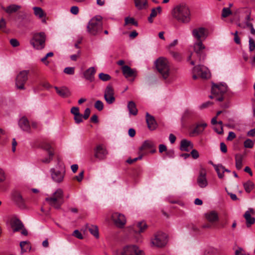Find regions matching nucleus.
Wrapping results in <instances>:
<instances>
[{"label": "nucleus", "instance_id": "b1692460", "mask_svg": "<svg viewBox=\"0 0 255 255\" xmlns=\"http://www.w3.org/2000/svg\"><path fill=\"white\" fill-rule=\"evenodd\" d=\"M96 72V69L91 67L86 70L84 73V78L91 82H92L95 80V75Z\"/></svg>", "mask_w": 255, "mask_h": 255}, {"label": "nucleus", "instance_id": "2f4dec72", "mask_svg": "<svg viewBox=\"0 0 255 255\" xmlns=\"http://www.w3.org/2000/svg\"><path fill=\"white\" fill-rule=\"evenodd\" d=\"M154 146L153 143L150 140H145L142 145L139 148V154L142 153L141 151L152 148Z\"/></svg>", "mask_w": 255, "mask_h": 255}, {"label": "nucleus", "instance_id": "c756f323", "mask_svg": "<svg viewBox=\"0 0 255 255\" xmlns=\"http://www.w3.org/2000/svg\"><path fill=\"white\" fill-rule=\"evenodd\" d=\"M51 176L52 179L57 182H60L62 181L64 176L59 171H56L54 169H51Z\"/></svg>", "mask_w": 255, "mask_h": 255}, {"label": "nucleus", "instance_id": "7c9ffc66", "mask_svg": "<svg viewBox=\"0 0 255 255\" xmlns=\"http://www.w3.org/2000/svg\"><path fill=\"white\" fill-rule=\"evenodd\" d=\"M161 7L160 6H157L156 8H152L151 9V13L149 16L148 17V21L149 23H151L153 21V18L155 17L157 13H160L161 12Z\"/></svg>", "mask_w": 255, "mask_h": 255}, {"label": "nucleus", "instance_id": "2eb2a0df", "mask_svg": "<svg viewBox=\"0 0 255 255\" xmlns=\"http://www.w3.org/2000/svg\"><path fill=\"white\" fill-rule=\"evenodd\" d=\"M166 235L163 233L156 234L151 242L153 246L159 248L164 247L166 245Z\"/></svg>", "mask_w": 255, "mask_h": 255}, {"label": "nucleus", "instance_id": "a211bd4d", "mask_svg": "<svg viewBox=\"0 0 255 255\" xmlns=\"http://www.w3.org/2000/svg\"><path fill=\"white\" fill-rule=\"evenodd\" d=\"M123 75L126 78H133L132 81L137 76V71L135 69H132L128 66H123L121 67Z\"/></svg>", "mask_w": 255, "mask_h": 255}, {"label": "nucleus", "instance_id": "f257e3e1", "mask_svg": "<svg viewBox=\"0 0 255 255\" xmlns=\"http://www.w3.org/2000/svg\"><path fill=\"white\" fill-rule=\"evenodd\" d=\"M172 15L179 22L188 23L191 20V13L189 7L185 4L177 5L173 10Z\"/></svg>", "mask_w": 255, "mask_h": 255}, {"label": "nucleus", "instance_id": "de8ad7c7", "mask_svg": "<svg viewBox=\"0 0 255 255\" xmlns=\"http://www.w3.org/2000/svg\"><path fill=\"white\" fill-rule=\"evenodd\" d=\"M254 142L250 139H246L244 143V145L246 148H251L254 146Z\"/></svg>", "mask_w": 255, "mask_h": 255}, {"label": "nucleus", "instance_id": "09e8293b", "mask_svg": "<svg viewBox=\"0 0 255 255\" xmlns=\"http://www.w3.org/2000/svg\"><path fill=\"white\" fill-rule=\"evenodd\" d=\"M95 107L98 111H101L103 109L104 104L102 101L98 100L95 104Z\"/></svg>", "mask_w": 255, "mask_h": 255}, {"label": "nucleus", "instance_id": "0e129e2a", "mask_svg": "<svg viewBox=\"0 0 255 255\" xmlns=\"http://www.w3.org/2000/svg\"><path fill=\"white\" fill-rule=\"evenodd\" d=\"M5 180V173L3 170L0 169V184Z\"/></svg>", "mask_w": 255, "mask_h": 255}, {"label": "nucleus", "instance_id": "c03bdc74", "mask_svg": "<svg viewBox=\"0 0 255 255\" xmlns=\"http://www.w3.org/2000/svg\"><path fill=\"white\" fill-rule=\"evenodd\" d=\"M53 55L54 54L52 52L48 53L44 57L41 59V61L45 65L47 66L49 63V61L47 60V58L49 57H52Z\"/></svg>", "mask_w": 255, "mask_h": 255}, {"label": "nucleus", "instance_id": "1a4fd4ad", "mask_svg": "<svg viewBox=\"0 0 255 255\" xmlns=\"http://www.w3.org/2000/svg\"><path fill=\"white\" fill-rule=\"evenodd\" d=\"M122 255H145V254L144 252L136 245H129L123 248Z\"/></svg>", "mask_w": 255, "mask_h": 255}, {"label": "nucleus", "instance_id": "603ef678", "mask_svg": "<svg viewBox=\"0 0 255 255\" xmlns=\"http://www.w3.org/2000/svg\"><path fill=\"white\" fill-rule=\"evenodd\" d=\"M255 48V42L252 38H249V49L250 51H253Z\"/></svg>", "mask_w": 255, "mask_h": 255}, {"label": "nucleus", "instance_id": "a19ab883", "mask_svg": "<svg viewBox=\"0 0 255 255\" xmlns=\"http://www.w3.org/2000/svg\"><path fill=\"white\" fill-rule=\"evenodd\" d=\"M34 12L36 16L39 18H42L44 15V11L42 9L39 7H33Z\"/></svg>", "mask_w": 255, "mask_h": 255}, {"label": "nucleus", "instance_id": "4be33fe9", "mask_svg": "<svg viewBox=\"0 0 255 255\" xmlns=\"http://www.w3.org/2000/svg\"><path fill=\"white\" fill-rule=\"evenodd\" d=\"M251 212H254L253 209H250L248 211H247L244 215V217L246 220V225L248 228L250 227L252 225L255 223V218L252 217Z\"/></svg>", "mask_w": 255, "mask_h": 255}, {"label": "nucleus", "instance_id": "0eeeda50", "mask_svg": "<svg viewBox=\"0 0 255 255\" xmlns=\"http://www.w3.org/2000/svg\"><path fill=\"white\" fill-rule=\"evenodd\" d=\"M198 77L203 79H207L210 77V73L207 67L199 65L193 68V79L196 80Z\"/></svg>", "mask_w": 255, "mask_h": 255}, {"label": "nucleus", "instance_id": "e2e57ef3", "mask_svg": "<svg viewBox=\"0 0 255 255\" xmlns=\"http://www.w3.org/2000/svg\"><path fill=\"white\" fill-rule=\"evenodd\" d=\"M84 173V170L81 171L78 176L75 177V178L79 182L81 181L83 178Z\"/></svg>", "mask_w": 255, "mask_h": 255}, {"label": "nucleus", "instance_id": "5701e85b", "mask_svg": "<svg viewBox=\"0 0 255 255\" xmlns=\"http://www.w3.org/2000/svg\"><path fill=\"white\" fill-rule=\"evenodd\" d=\"M146 122L147 127L150 130H153L157 128V125L154 118L148 113L146 114Z\"/></svg>", "mask_w": 255, "mask_h": 255}, {"label": "nucleus", "instance_id": "680f3d73", "mask_svg": "<svg viewBox=\"0 0 255 255\" xmlns=\"http://www.w3.org/2000/svg\"><path fill=\"white\" fill-rule=\"evenodd\" d=\"M234 35V41L235 42L238 44H239L241 43V40L240 38L238 36V32L237 31H236L234 33H233Z\"/></svg>", "mask_w": 255, "mask_h": 255}, {"label": "nucleus", "instance_id": "bf43d9fd", "mask_svg": "<svg viewBox=\"0 0 255 255\" xmlns=\"http://www.w3.org/2000/svg\"><path fill=\"white\" fill-rule=\"evenodd\" d=\"M10 43L14 47H17L19 45V42L18 41L17 39L14 38L11 39L10 40Z\"/></svg>", "mask_w": 255, "mask_h": 255}, {"label": "nucleus", "instance_id": "a878e982", "mask_svg": "<svg viewBox=\"0 0 255 255\" xmlns=\"http://www.w3.org/2000/svg\"><path fill=\"white\" fill-rule=\"evenodd\" d=\"M193 148V144L191 141L183 139L180 142V149L182 151H189L191 149Z\"/></svg>", "mask_w": 255, "mask_h": 255}, {"label": "nucleus", "instance_id": "412c9836", "mask_svg": "<svg viewBox=\"0 0 255 255\" xmlns=\"http://www.w3.org/2000/svg\"><path fill=\"white\" fill-rule=\"evenodd\" d=\"M10 223L13 232H18L24 227L21 221L15 217H12L10 219Z\"/></svg>", "mask_w": 255, "mask_h": 255}, {"label": "nucleus", "instance_id": "f3484780", "mask_svg": "<svg viewBox=\"0 0 255 255\" xmlns=\"http://www.w3.org/2000/svg\"><path fill=\"white\" fill-rule=\"evenodd\" d=\"M114 89L110 84L108 85L105 91L104 99L108 104H112L115 101Z\"/></svg>", "mask_w": 255, "mask_h": 255}, {"label": "nucleus", "instance_id": "c85d7f7f", "mask_svg": "<svg viewBox=\"0 0 255 255\" xmlns=\"http://www.w3.org/2000/svg\"><path fill=\"white\" fill-rule=\"evenodd\" d=\"M206 219L211 223L218 221L219 220L218 215L215 211L208 212L205 215Z\"/></svg>", "mask_w": 255, "mask_h": 255}, {"label": "nucleus", "instance_id": "e433bc0d", "mask_svg": "<svg viewBox=\"0 0 255 255\" xmlns=\"http://www.w3.org/2000/svg\"><path fill=\"white\" fill-rule=\"evenodd\" d=\"M214 167L218 174L219 178H223L224 177V167L221 165H214Z\"/></svg>", "mask_w": 255, "mask_h": 255}, {"label": "nucleus", "instance_id": "338daca9", "mask_svg": "<svg viewBox=\"0 0 255 255\" xmlns=\"http://www.w3.org/2000/svg\"><path fill=\"white\" fill-rule=\"evenodd\" d=\"M166 155L169 158L174 157V151L173 150H168L166 151Z\"/></svg>", "mask_w": 255, "mask_h": 255}, {"label": "nucleus", "instance_id": "dca6fc26", "mask_svg": "<svg viewBox=\"0 0 255 255\" xmlns=\"http://www.w3.org/2000/svg\"><path fill=\"white\" fill-rule=\"evenodd\" d=\"M112 219L115 225L120 228H123L126 223V219L125 216L118 212L112 214Z\"/></svg>", "mask_w": 255, "mask_h": 255}, {"label": "nucleus", "instance_id": "39448f33", "mask_svg": "<svg viewBox=\"0 0 255 255\" xmlns=\"http://www.w3.org/2000/svg\"><path fill=\"white\" fill-rule=\"evenodd\" d=\"M46 38V34L43 32L34 33L30 43L35 49L41 50L45 46Z\"/></svg>", "mask_w": 255, "mask_h": 255}, {"label": "nucleus", "instance_id": "052dcab7", "mask_svg": "<svg viewBox=\"0 0 255 255\" xmlns=\"http://www.w3.org/2000/svg\"><path fill=\"white\" fill-rule=\"evenodd\" d=\"M70 12L74 14V15H76L79 12V8L78 6H73L71 7V9H70Z\"/></svg>", "mask_w": 255, "mask_h": 255}, {"label": "nucleus", "instance_id": "bb28decb", "mask_svg": "<svg viewBox=\"0 0 255 255\" xmlns=\"http://www.w3.org/2000/svg\"><path fill=\"white\" fill-rule=\"evenodd\" d=\"M207 126V125L205 123L197 124L196 127L191 132L190 134L194 135L201 133Z\"/></svg>", "mask_w": 255, "mask_h": 255}, {"label": "nucleus", "instance_id": "c9c22d12", "mask_svg": "<svg viewBox=\"0 0 255 255\" xmlns=\"http://www.w3.org/2000/svg\"><path fill=\"white\" fill-rule=\"evenodd\" d=\"M20 247L21 248V254H22L26 252L27 250H30L31 247L29 243L27 241H22L20 243Z\"/></svg>", "mask_w": 255, "mask_h": 255}, {"label": "nucleus", "instance_id": "8fccbe9b", "mask_svg": "<svg viewBox=\"0 0 255 255\" xmlns=\"http://www.w3.org/2000/svg\"><path fill=\"white\" fill-rule=\"evenodd\" d=\"M72 235L78 239L81 240V239H83V236L82 234L78 230H75L73 232Z\"/></svg>", "mask_w": 255, "mask_h": 255}, {"label": "nucleus", "instance_id": "4c0bfd02", "mask_svg": "<svg viewBox=\"0 0 255 255\" xmlns=\"http://www.w3.org/2000/svg\"><path fill=\"white\" fill-rule=\"evenodd\" d=\"M135 5L138 9H142L147 5V0H134Z\"/></svg>", "mask_w": 255, "mask_h": 255}, {"label": "nucleus", "instance_id": "ddd939ff", "mask_svg": "<svg viewBox=\"0 0 255 255\" xmlns=\"http://www.w3.org/2000/svg\"><path fill=\"white\" fill-rule=\"evenodd\" d=\"M197 183L201 188H204L208 185L207 179V171L206 169L202 167L199 170V174L197 178Z\"/></svg>", "mask_w": 255, "mask_h": 255}, {"label": "nucleus", "instance_id": "a18cd8bd", "mask_svg": "<svg viewBox=\"0 0 255 255\" xmlns=\"http://www.w3.org/2000/svg\"><path fill=\"white\" fill-rule=\"evenodd\" d=\"M128 24L137 26V22L132 17H127L125 18V24L128 25Z\"/></svg>", "mask_w": 255, "mask_h": 255}, {"label": "nucleus", "instance_id": "3c124183", "mask_svg": "<svg viewBox=\"0 0 255 255\" xmlns=\"http://www.w3.org/2000/svg\"><path fill=\"white\" fill-rule=\"evenodd\" d=\"M190 154V155H191L192 158L195 159H197L199 157V154L198 151L195 149H192V150Z\"/></svg>", "mask_w": 255, "mask_h": 255}, {"label": "nucleus", "instance_id": "393cba45", "mask_svg": "<svg viewBox=\"0 0 255 255\" xmlns=\"http://www.w3.org/2000/svg\"><path fill=\"white\" fill-rule=\"evenodd\" d=\"M147 226L144 221H141L133 225V231L136 234H140L144 232Z\"/></svg>", "mask_w": 255, "mask_h": 255}, {"label": "nucleus", "instance_id": "6e6552de", "mask_svg": "<svg viewBox=\"0 0 255 255\" xmlns=\"http://www.w3.org/2000/svg\"><path fill=\"white\" fill-rule=\"evenodd\" d=\"M28 71L23 70L19 73L15 79V86L19 90H25V84L28 80Z\"/></svg>", "mask_w": 255, "mask_h": 255}, {"label": "nucleus", "instance_id": "9b49d317", "mask_svg": "<svg viewBox=\"0 0 255 255\" xmlns=\"http://www.w3.org/2000/svg\"><path fill=\"white\" fill-rule=\"evenodd\" d=\"M11 200L20 209L26 208L25 201L20 193L16 190L13 191L11 194Z\"/></svg>", "mask_w": 255, "mask_h": 255}, {"label": "nucleus", "instance_id": "473e14b6", "mask_svg": "<svg viewBox=\"0 0 255 255\" xmlns=\"http://www.w3.org/2000/svg\"><path fill=\"white\" fill-rule=\"evenodd\" d=\"M128 108L130 114L133 116H136L137 114L138 110L134 102L129 101L128 104Z\"/></svg>", "mask_w": 255, "mask_h": 255}, {"label": "nucleus", "instance_id": "9d476101", "mask_svg": "<svg viewBox=\"0 0 255 255\" xmlns=\"http://www.w3.org/2000/svg\"><path fill=\"white\" fill-rule=\"evenodd\" d=\"M108 152L105 146L102 144H98L94 149V156L99 160H103L107 158Z\"/></svg>", "mask_w": 255, "mask_h": 255}, {"label": "nucleus", "instance_id": "f8f14e48", "mask_svg": "<svg viewBox=\"0 0 255 255\" xmlns=\"http://www.w3.org/2000/svg\"><path fill=\"white\" fill-rule=\"evenodd\" d=\"M206 47L202 41H196L194 44V51L199 58V61H203L206 57L204 51Z\"/></svg>", "mask_w": 255, "mask_h": 255}, {"label": "nucleus", "instance_id": "6ab92c4d", "mask_svg": "<svg viewBox=\"0 0 255 255\" xmlns=\"http://www.w3.org/2000/svg\"><path fill=\"white\" fill-rule=\"evenodd\" d=\"M252 20L253 19H251L250 15L248 14L245 17V21L244 23H239L238 25L242 28L246 27L250 28L251 34L255 35V29L254 28L253 24L251 22Z\"/></svg>", "mask_w": 255, "mask_h": 255}, {"label": "nucleus", "instance_id": "7ed1b4c3", "mask_svg": "<svg viewBox=\"0 0 255 255\" xmlns=\"http://www.w3.org/2000/svg\"><path fill=\"white\" fill-rule=\"evenodd\" d=\"M156 68L162 77L166 79L169 76L170 66L167 59L161 57L155 62Z\"/></svg>", "mask_w": 255, "mask_h": 255}, {"label": "nucleus", "instance_id": "cd10ccee", "mask_svg": "<svg viewBox=\"0 0 255 255\" xmlns=\"http://www.w3.org/2000/svg\"><path fill=\"white\" fill-rule=\"evenodd\" d=\"M18 125L23 130L27 132L30 131V125L28 120L26 118L22 117L21 118L19 121Z\"/></svg>", "mask_w": 255, "mask_h": 255}, {"label": "nucleus", "instance_id": "58836bf2", "mask_svg": "<svg viewBox=\"0 0 255 255\" xmlns=\"http://www.w3.org/2000/svg\"><path fill=\"white\" fill-rule=\"evenodd\" d=\"M245 191L247 193H250L254 188V183L250 180H248L243 184Z\"/></svg>", "mask_w": 255, "mask_h": 255}, {"label": "nucleus", "instance_id": "774afa93", "mask_svg": "<svg viewBox=\"0 0 255 255\" xmlns=\"http://www.w3.org/2000/svg\"><path fill=\"white\" fill-rule=\"evenodd\" d=\"M212 104H213V103L212 102H210V101L205 102V103L202 104L200 106V109H205V108L209 107L210 106L212 105Z\"/></svg>", "mask_w": 255, "mask_h": 255}, {"label": "nucleus", "instance_id": "aec40b11", "mask_svg": "<svg viewBox=\"0 0 255 255\" xmlns=\"http://www.w3.org/2000/svg\"><path fill=\"white\" fill-rule=\"evenodd\" d=\"M42 148L46 150L48 153V157H45L41 160L42 162L45 163H49L53 158L54 155L53 149L51 145L48 143H45L42 145Z\"/></svg>", "mask_w": 255, "mask_h": 255}, {"label": "nucleus", "instance_id": "79ce46f5", "mask_svg": "<svg viewBox=\"0 0 255 255\" xmlns=\"http://www.w3.org/2000/svg\"><path fill=\"white\" fill-rule=\"evenodd\" d=\"M169 52L176 61H180L182 60V56L179 52L173 51L172 50H170Z\"/></svg>", "mask_w": 255, "mask_h": 255}, {"label": "nucleus", "instance_id": "20e7f679", "mask_svg": "<svg viewBox=\"0 0 255 255\" xmlns=\"http://www.w3.org/2000/svg\"><path fill=\"white\" fill-rule=\"evenodd\" d=\"M45 200L51 206L56 209H59L64 203V193L62 189H57L52 197H47Z\"/></svg>", "mask_w": 255, "mask_h": 255}, {"label": "nucleus", "instance_id": "49530a36", "mask_svg": "<svg viewBox=\"0 0 255 255\" xmlns=\"http://www.w3.org/2000/svg\"><path fill=\"white\" fill-rule=\"evenodd\" d=\"M232 14V11L228 7H224L222 10V16L227 17Z\"/></svg>", "mask_w": 255, "mask_h": 255}, {"label": "nucleus", "instance_id": "5fc2aeb1", "mask_svg": "<svg viewBox=\"0 0 255 255\" xmlns=\"http://www.w3.org/2000/svg\"><path fill=\"white\" fill-rule=\"evenodd\" d=\"M139 156L138 157H136V158H134L133 159H128L127 160V162L129 163V164H131L132 163H133L134 162H135L138 159H142V157H143V153H140L139 154Z\"/></svg>", "mask_w": 255, "mask_h": 255}, {"label": "nucleus", "instance_id": "4d7b16f0", "mask_svg": "<svg viewBox=\"0 0 255 255\" xmlns=\"http://www.w3.org/2000/svg\"><path fill=\"white\" fill-rule=\"evenodd\" d=\"M235 255H246L244 250L240 247H238L235 251Z\"/></svg>", "mask_w": 255, "mask_h": 255}, {"label": "nucleus", "instance_id": "864d4df0", "mask_svg": "<svg viewBox=\"0 0 255 255\" xmlns=\"http://www.w3.org/2000/svg\"><path fill=\"white\" fill-rule=\"evenodd\" d=\"M75 72L74 67H66L65 68V73L69 75H73Z\"/></svg>", "mask_w": 255, "mask_h": 255}, {"label": "nucleus", "instance_id": "4468645a", "mask_svg": "<svg viewBox=\"0 0 255 255\" xmlns=\"http://www.w3.org/2000/svg\"><path fill=\"white\" fill-rule=\"evenodd\" d=\"M192 34L194 38L196 39V41L205 40L208 36L207 30L202 27H197L193 29Z\"/></svg>", "mask_w": 255, "mask_h": 255}, {"label": "nucleus", "instance_id": "37998d69", "mask_svg": "<svg viewBox=\"0 0 255 255\" xmlns=\"http://www.w3.org/2000/svg\"><path fill=\"white\" fill-rule=\"evenodd\" d=\"M99 78L101 80L105 82L109 81L111 79V77L110 75L104 73H100Z\"/></svg>", "mask_w": 255, "mask_h": 255}, {"label": "nucleus", "instance_id": "f03ea898", "mask_svg": "<svg viewBox=\"0 0 255 255\" xmlns=\"http://www.w3.org/2000/svg\"><path fill=\"white\" fill-rule=\"evenodd\" d=\"M103 24L102 17L96 16L93 17L89 22L87 26L88 32L92 35H96L102 30Z\"/></svg>", "mask_w": 255, "mask_h": 255}, {"label": "nucleus", "instance_id": "13d9d810", "mask_svg": "<svg viewBox=\"0 0 255 255\" xmlns=\"http://www.w3.org/2000/svg\"><path fill=\"white\" fill-rule=\"evenodd\" d=\"M90 109L89 108H86L85 110L84 115H83V117L85 120H87L89 117L90 115Z\"/></svg>", "mask_w": 255, "mask_h": 255}, {"label": "nucleus", "instance_id": "72a5a7b5", "mask_svg": "<svg viewBox=\"0 0 255 255\" xmlns=\"http://www.w3.org/2000/svg\"><path fill=\"white\" fill-rule=\"evenodd\" d=\"M243 155L240 153L235 155L236 167L238 170H240L243 166Z\"/></svg>", "mask_w": 255, "mask_h": 255}, {"label": "nucleus", "instance_id": "6e6d98bb", "mask_svg": "<svg viewBox=\"0 0 255 255\" xmlns=\"http://www.w3.org/2000/svg\"><path fill=\"white\" fill-rule=\"evenodd\" d=\"M83 118V115L82 114H81L80 113L76 116H74V120L75 121V122L77 124H79V123H81L83 121V120H82Z\"/></svg>", "mask_w": 255, "mask_h": 255}, {"label": "nucleus", "instance_id": "f704fd0d", "mask_svg": "<svg viewBox=\"0 0 255 255\" xmlns=\"http://www.w3.org/2000/svg\"><path fill=\"white\" fill-rule=\"evenodd\" d=\"M20 8L21 6L20 5L11 4L7 6L6 8H3V9L6 13L10 14L13 12H15Z\"/></svg>", "mask_w": 255, "mask_h": 255}, {"label": "nucleus", "instance_id": "423d86ee", "mask_svg": "<svg viewBox=\"0 0 255 255\" xmlns=\"http://www.w3.org/2000/svg\"><path fill=\"white\" fill-rule=\"evenodd\" d=\"M227 91V86L224 85H214L212 88V95L211 99L215 98L218 101L223 100V94Z\"/></svg>", "mask_w": 255, "mask_h": 255}, {"label": "nucleus", "instance_id": "69168bd1", "mask_svg": "<svg viewBox=\"0 0 255 255\" xmlns=\"http://www.w3.org/2000/svg\"><path fill=\"white\" fill-rule=\"evenodd\" d=\"M236 137V134L233 131H230L227 139L229 141L232 140Z\"/></svg>", "mask_w": 255, "mask_h": 255}, {"label": "nucleus", "instance_id": "ea45409f", "mask_svg": "<svg viewBox=\"0 0 255 255\" xmlns=\"http://www.w3.org/2000/svg\"><path fill=\"white\" fill-rule=\"evenodd\" d=\"M89 231L95 238H98L99 237V231L97 226H91L89 228Z\"/></svg>", "mask_w": 255, "mask_h": 255}]
</instances>
